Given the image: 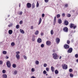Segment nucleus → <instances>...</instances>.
I'll return each mask as SVG.
<instances>
[{
    "label": "nucleus",
    "mask_w": 78,
    "mask_h": 78,
    "mask_svg": "<svg viewBox=\"0 0 78 78\" xmlns=\"http://www.w3.org/2000/svg\"><path fill=\"white\" fill-rule=\"evenodd\" d=\"M51 35H53V34H54V31H53V30H51Z\"/></svg>",
    "instance_id": "22"
},
{
    "label": "nucleus",
    "mask_w": 78,
    "mask_h": 78,
    "mask_svg": "<svg viewBox=\"0 0 78 78\" xmlns=\"http://www.w3.org/2000/svg\"><path fill=\"white\" fill-rule=\"evenodd\" d=\"M62 67L63 69H65V70H67L68 69V66L66 64H63L62 65Z\"/></svg>",
    "instance_id": "4"
},
{
    "label": "nucleus",
    "mask_w": 78,
    "mask_h": 78,
    "mask_svg": "<svg viewBox=\"0 0 78 78\" xmlns=\"http://www.w3.org/2000/svg\"><path fill=\"white\" fill-rule=\"evenodd\" d=\"M41 47L42 48H43V47H44V44H42L41 45Z\"/></svg>",
    "instance_id": "35"
},
{
    "label": "nucleus",
    "mask_w": 78,
    "mask_h": 78,
    "mask_svg": "<svg viewBox=\"0 0 78 78\" xmlns=\"http://www.w3.org/2000/svg\"><path fill=\"white\" fill-rule=\"evenodd\" d=\"M39 4L38 2H37V7H39Z\"/></svg>",
    "instance_id": "36"
},
{
    "label": "nucleus",
    "mask_w": 78,
    "mask_h": 78,
    "mask_svg": "<svg viewBox=\"0 0 78 78\" xmlns=\"http://www.w3.org/2000/svg\"><path fill=\"white\" fill-rule=\"evenodd\" d=\"M12 67L13 68H16V65L13 64H12Z\"/></svg>",
    "instance_id": "25"
},
{
    "label": "nucleus",
    "mask_w": 78,
    "mask_h": 78,
    "mask_svg": "<svg viewBox=\"0 0 78 78\" xmlns=\"http://www.w3.org/2000/svg\"><path fill=\"white\" fill-rule=\"evenodd\" d=\"M46 70L47 72H48L49 71V68H46Z\"/></svg>",
    "instance_id": "42"
},
{
    "label": "nucleus",
    "mask_w": 78,
    "mask_h": 78,
    "mask_svg": "<svg viewBox=\"0 0 78 78\" xmlns=\"http://www.w3.org/2000/svg\"><path fill=\"white\" fill-rule=\"evenodd\" d=\"M43 73L44 74H47V72L45 70H44L43 72Z\"/></svg>",
    "instance_id": "41"
},
{
    "label": "nucleus",
    "mask_w": 78,
    "mask_h": 78,
    "mask_svg": "<svg viewBox=\"0 0 78 78\" xmlns=\"http://www.w3.org/2000/svg\"><path fill=\"white\" fill-rule=\"evenodd\" d=\"M2 77L3 78H7V75L6 74H3Z\"/></svg>",
    "instance_id": "17"
},
{
    "label": "nucleus",
    "mask_w": 78,
    "mask_h": 78,
    "mask_svg": "<svg viewBox=\"0 0 78 78\" xmlns=\"http://www.w3.org/2000/svg\"><path fill=\"white\" fill-rule=\"evenodd\" d=\"M20 33L22 34H24V33H25V31H24L22 29H20Z\"/></svg>",
    "instance_id": "16"
},
{
    "label": "nucleus",
    "mask_w": 78,
    "mask_h": 78,
    "mask_svg": "<svg viewBox=\"0 0 78 78\" xmlns=\"http://www.w3.org/2000/svg\"><path fill=\"white\" fill-rule=\"evenodd\" d=\"M64 47L65 49H67L69 48V45L67 44H65L64 45Z\"/></svg>",
    "instance_id": "6"
},
{
    "label": "nucleus",
    "mask_w": 78,
    "mask_h": 78,
    "mask_svg": "<svg viewBox=\"0 0 78 78\" xmlns=\"http://www.w3.org/2000/svg\"><path fill=\"white\" fill-rule=\"evenodd\" d=\"M35 7V5L34 4V3H33L32 4V9H33V8H34Z\"/></svg>",
    "instance_id": "20"
},
{
    "label": "nucleus",
    "mask_w": 78,
    "mask_h": 78,
    "mask_svg": "<svg viewBox=\"0 0 78 78\" xmlns=\"http://www.w3.org/2000/svg\"><path fill=\"white\" fill-rule=\"evenodd\" d=\"M13 32L12 30H9L8 31V33L9 34H12Z\"/></svg>",
    "instance_id": "13"
},
{
    "label": "nucleus",
    "mask_w": 78,
    "mask_h": 78,
    "mask_svg": "<svg viewBox=\"0 0 78 78\" xmlns=\"http://www.w3.org/2000/svg\"><path fill=\"white\" fill-rule=\"evenodd\" d=\"M58 22L59 24H61L62 23V20L61 19H59L58 20Z\"/></svg>",
    "instance_id": "14"
},
{
    "label": "nucleus",
    "mask_w": 78,
    "mask_h": 78,
    "mask_svg": "<svg viewBox=\"0 0 78 78\" xmlns=\"http://www.w3.org/2000/svg\"><path fill=\"white\" fill-rule=\"evenodd\" d=\"M56 16H55L54 20V22H56Z\"/></svg>",
    "instance_id": "46"
},
{
    "label": "nucleus",
    "mask_w": 78,
    "mask_h": 78,
    "mask_svg": "<svg viewBox=\"0 0 78 78\" xmlns=\"http://www.w3.org/2000/svg\"><path fill=\"white\" fill-rule=\"evenodd\" d=\"M71 42H73V39H72V40H71Z\"/></svg>",
    "instance_id": "59"
},
{
    "label": "nucleus",
    "mask_w": 78,
    "mask_h": 78,
    "mask_svg": "<svg viewBox=\"0 0 78 78\" xmlns=\"http://www.w3.org/2000/svg\"><path fill=\"white\" fill-rule=\"evenodd\" d=\"M76 62H78V59H76Z\"/></svg>",
    "instance_id": "61"
},
{
    "label": "nucleus",
    "mask_w": 78,
    "mask_h": 78,
    "mask_svg": "<svg viewBox=\"0 0 78 78\" xmlns=\"http://www.w3.org/2000/svg\"><path fill=\"white\" fill-rule=\"evenodd\" d=\"M44 67H46V66H47V64L45 63L44 65Z\"/></svg>",
    "instance_id": "44"
},
{
    "label": "nucleus",
    "mask_w": 78,
    "mask_h": 78,
    "mask_svg": "<svg viewBox=\"0 0 78 78\" xmlns=\"http://www.w3.org/2000/svg\"><path fill=\"white\" fill-rule=\"evenodd\" d=\"M27 6L28 8H30L31 7V4L30 3H27Z\"/></svg>",
    "instance_id": "8"
},
{
    "label": "nucleus",
    "mask_w": 78,
    "mask_h": 78,
    "mask_svg": "<svg viewBox=\"0 0 78 78\" xmlns=\"http://www.w3.org/2000/svg\"><path fill=\"white\" fill-rule=\"evenodd\" d=\"M55 41L57 44H58V43H59V42H60V39L58 38H56L55 40Z\"/></svg>",
    "instance_id": "10"
},
{
    "label": "nucleus",
    "mask_w": 78,
    "mask_h": 78,
    "mask_svg": "<svg viewBox=\"0 0 78 78\" xmlns=\"http://www.w3.org/2000/svg\"><path fill=\"white\" fill-rule=\"evenodd\" d=\"M14 75H17V71L16 70H15L14 71Z\"/></svg>",
    "instance_id": "30"
},
{
    "label": "nucleus",
    "mask_w": 78,
    "mask_h": 78,
    "mask_svg": "<svg viewBox=\"0 0 78 78\" xmlns=\"http://www.w3.org/2000/svg\"><path fill=\"white\" fill-rule=\"evenodd\" d=\"M19 7H20V3H19Z\"/></svg>",
    "instance_id": "62"
},
{
    "label": "nucleus",
    "mask_w": 78,
    "mask_h": 78,
    "mask_svg": "<svg viewBox=\"0 0 78 78\" xmlns=\"http://www.w3.org/2000/svg\"><path fill=\"white\" fill-rule=\"evenodd\" d=\"M70 41L69 40H68L67 41V44H70Z\"/></svg>",
    "instance_id": "47"
},
{
    "label": "nucleus",
    "mask_w": 78,
    "mask_h": 78,
    "mask_svg": "<svg viewBox=\"0 0 78 78\" xmlns=\"http://www.w3.org/2000/svg\"><path fill=\"white\" fill-rule=\"evenodd\" d=\"M49 1V0H44V2H46V3H48Z\"/></svg>",
    "instance_id": "45"
},
{
    "label": "nucleus",
    "mask_w": 78,
    "mask_h": 78,
    "mask_svg": "<svg viewBox=\"0 0 78 78\" xmlns=\"http://www.w3.org/2000/svg\"><path fill=\"white\" fill-rule=\"evenodd\" d=\"M65 6L66 7V8H67V7H68V4H66L65 5Z\"/></svg>",
    "instance_id": "43"
},
{
    "label": "nucleus",
    "mask_w": 78,
    "mask_h": 78,
    "mask_svg": "<svg viewBox=\"0 0 78 78\" xmlns=\"http://www.w3.org/2000/svg\"><path fill=\"white\" fill-rule=\"evenodd\" d=\"M75 57L76 58H78V54H76L75 55Z\"/></svg>",
    "instance_id": "34"
},
{
    "label": "nucleus",
    "mask_w": 78,
    "mask_h": 78,
    "mask_svg": "<svg viewBox=\"0 0 78 78\" xmlns=\"http://www.w3.org/2000/svg\"><path fill=\"white\" fill-rule=\"evenodd\" d=\"M2 53H3V54H4V55H6V53H7L6 51H3Z\"/></svg>",
    "instance_id": "29"
},
{
    "label": "nucleus",
    "mask_w": 78,
    "mask_h": 78,
    "mask_svg": "<svg viewBox=\"0 0 78 78\" xmlns=\"http://www.w3.org/2000/svg\"><path fill=\"white\" fill-rule=\"evenodd\" d=\"M31 78H36V77L34 76H32Z\"/></svg>",
    "instance_id": "58"
},
{
    "label": "nucleus",
    "mask_w": 78,
    "mask_h": 78,
    "mask_svg": "<svg viewBox=\"0 0 78 78\" xmlns=\"http://www.w3.org/2000/svg\"><path fill=\"white\" fill-rule=\"evenodd\" d=\"M41 36H44V33H41Z\"/></svg>",
    "instance_id": "57"
},
{
    "label": "nucleus",
    "mask_w": 78,
    "mask_h": 78,
    "mask_svg": "<svg viewBox=\"0 0 78 78\" xmlns=\"http://www.w3.org/2000/svg\"><path fill=\"white\" fill-rule=\"evenodd\" d=\"M42 17H44V16H45V14H42Z\"/></svg>",
    "instance_id": "54"
},
{
    "label": "nucleus",
    "mask_w": 78,
    "mask_h": 78,
    "mask_svg": "<svg viewBox=\"0 0 78 78\" xmlns=\"http://www.w3.org/2000/svg\"><path fill=\"white\" fill-rule=\"evenodd\" d=\"M16 28H17V29H19V28H20V26H19V25H17L16 26Z\"/></svg>",
    "instance_id": "27"
},
{
    "label": "nucleus",
    "mask_w": 78,
    "mask_h": 78,
    "mask_svg": "<svg viewBox=\"0 0 78 78\" xmlns=\"http://www.w3.org/2000/svg\"><path fill=\"white\" fill-rule=\"evenodd\" d=\"M6 59H8L9 58V57L8 56H6L5 57Z\"/></svg>",
    "instance_id": "56"
},
{
    "label": "nucleus",
    "mask_w": 78,
    "mask_h": 78,
    "mask_svg": "<svg viewBox=\"0 0 78 78\" xmlns=\"http://www.w3.org/2000/svg\"><path fill=\"white\" fill-rule=\"evenodd\" d=\"M11 45L12 46H14L15 45V43L14 42H12L11 43Z\"/></svg>",
    "instance_id": "26"
},
{
    "label": "nucleus",
    "mask_w": 78,
    "mask_h": 78,
    "mask_svg": "<svg viewBox=\"0 0 78 78\" xmlns=\"http://www.w3.org/2000/svg\"><path fill=\"white\" fill-rule=\"evenodd\" d=\"M2 73H6V70H2Z\"/></svg>",
    "instance_id": "39"
},
{
    "label": "nucleus",
    "mask_w": 78,
    "mask_h": 78,
    "mask_svg": "<svg viewBox=\"0 0 78 78\" xmlns=\"http://www.w3.org/2000/svg\"><path fill=\"white\" fill-rule=\"evenodd\" d=\"M64 24L65 25H69V22L66 20H65L64 21Z\"/></svg>",
    "instance_id": "11"
},
{
    "label": "nucleus",
    "mask_w": 78,
    "mask_h": 78,
    "mask_svg": "<svg viewBox=\"0 0 78 78\" xmlns=\"http://www.w3.org/2000/svg\"><path fill=\"white\" fill-rule=\"evenodd\" d=\"M46 44L47 45L50 46L51 45V43L50 41H47L46 42Z\"/></svg>",
    "instance_id": "7"
},
{
    "label": "nucleus",
    "mask_w": 78,
    "mask_h": 78,
    "mask_svg": "<svg viewBox=\"0 0 78 78\" xmlns=\"http://www.w3.org/2000/svg\"><path fill=\"white\" fill-rule=\"evenodd\" d=\"M53 58L54 59H57L59 58V56H58L57 54L54 53L52 54Z\"/></svg>",
    "instance_id": "1"
},
{
    "label": "nucleus",
    "mask_w": 78,
    "mask_h": 78,
    "mask_svg": "<svg viewBox=\"0 0 78 78\" xmlns=\"http://www.w3.org/2000/svg\"><path fill=\"white\" fill-rule=\"evenodd\" d=\"M63 30L64 32H65V33H67V32H68V31H69V29L67 27H65L63 28Z\"/></svg>",
    "instance_id": "5"
},
{
    "label": "nucleus",
    "mask_w": 78,
    "mask_h": 78,
    "mask_svg": "<svg viewBox=\"0 0 78 78\" xmlns=\"http://www.w3.org/2000/svg\"><path fill=\"white\" fill-rule=\"evenodd\" d=\"M12 25H13L12 23H10V25H8V27H11L12 26Z\"/></svg>",
    "instance_id": "24"
},
{
    "label": "nucleus",
    "mask_w": 78,
    "mask_h": 78,
    "mask_svg": "<svg viewBox=\"0 0 78 78\" xmlns=\"http://www.w3.org/2000/svg\"><path fill=\"white\" fill-rule=\"evenodd\" d=\"M41 22H42V19L41 18H40L39 19V22L38 24V25H40L41 23Z\"/></svg>",
    "instance_id": "18"
},
{
    "label": "nucleus",
    "mask_w": 78,
    "mask_h": 78,
    "mask_svg": "<svg viewBox=\"0 0 78 78\" xmlns=\"http://www.w3.org/2000/svg\"><path fill=\"white\" fill-rule=\"evenodd\" d=\"M3 64V61H0V64L2 65Z\"/></svg>",
    "instance_id": "48"
},
{
    "label": "nucleus",
    "mask_w": 78,
    "mask_h": 78,
    "mask_svg": "<svg viewBox=\"0 0 78 78\" xmlns=\"http://www.w3.org/2000/svg\"><path fill=\"white\" fill-rule=\"evenodd\" d=\"M62 58V56H60L59 58V59H61V58Z\"/></svg>",
    "instance_id": "60"
},
{
    "label": "nucleus",
    "mask_w": 78,
    "mask_h": 78,
    "mask_svg": "<svg viewBox=\"0 0 78 78\" xmlns=\"http://www.w3.org/2000/svg\"><path fill=\"white\" fill-rule=\"evenodd\" d=\"M51 70L53 72H54V71H55V68L53 66H51Z\"/></svg>",
    "instance_id": "19"
},
{
    "label": "nucleus",
    "mask_w": 78,
    "mask_h": 78,
    "mask_svg": "<svg viewBox=\"0 0 78 78\" xmlns=\"http://www.w3.org/2000/svg\"><path fill=\"white\" fill-rule=\"evenodd\" d=\"M31 71L32 72H34V69L32 68L31 69Z\"/></svg>",
    "instance_id": "49"
},
{
    "label": "nucleus",
    "mask_w": 78,
    "mask_h": 78,
    "mask_svg": "<svg viewBox=\"0 0 78 78\" xmlns=\"http://www.w3.org/2000/svg\"><path fill=\"white\" fill-rule=\"evenodd\" d=\"M35 63L36 64L38 65L39 64V62L38 61H35Z\"/></svg>",
    "instance_id": "28"
},
{
    "label": "nucleus",
    "mask_w": 78,
    "mask_h": 78,
    "mask_svg": "<svg viewBox=\"0 0 78 78\" xmlns=\"http://www.w3.org/2000/svg\"><path fill=\"white\" fill-rule=\"evenodd\" d=\"M76 28V26H74L73 27V29H75Z\"/></svg>",
    "instance_id": "53"
},
{
    "label": "nucleus",
    "mask_w": 78,
    "mask_h": 78,
    "mask_svg": "<svg viewBox=\"0 0 78 78\" xmlns=\"http://www.w3.org/2000/svg\"><path fill=\"white\" fill-rule=\"evenodd\" d=\"M22 23H23V21H22V20H21L20 22V24L21 25V24H22Z\"/></svg>",
    "instance_id": "40"
},
{
    "label": "nucleus",
    "mask_w": 78,
    "mask_h": 78,
    "mask_svg": "<svg viewBox=\"0 0 78 78\" xmlns=\"http://www.w3.org/2000/svg\"><path fill=\"white\" fill-rule=\"evenodd\" d=\"M32 41H35V38L34 37L32 38Z\"/></svg>",
    "instance_id": "52"
},
{
    "label": "nucleus",
    "mask_w": 78,
    "mask_h": 78,
    "mask_svg": "<svg viewBox=\"0 0 78 78\" xmlns=\"http://www.w3.org/2000/svg\"><path fill=\"white\" fill-rule=\"evenodd\" d=\"M37 42L38 43H41V42H42V39L40 38H38L37 39Z\"/></svg>",
    "instance_id": "12"
},
{
    "label": "nucleus",
    "mask_w": 78,
    "mask_h": 78,
    "mask_svg": "<svg viewBox=\"0 0 78 78\" xmlns=\"http://www.w3.org/2000/svg\"><path fill=\"white\" fill-rule=\"evenodd\" d=\"M69 75L70 77H73V75L72 73H70Z\"/></svg>",
    "instance_id": "33"
},
{
    "label": "nucleus",
    "mask_w": 78,
    "mask_h": 78,
    "mask_svg": "<svg viewBox=\"0 0 78 78\" xmlns=\"http://www.w3.org/2000/svg\"><path fill=\"white\" fill-rule=\"evenodd\" d=\"M75 11V10H73V12H74Z\"/></svg>",
    "instance_id": "63"
},
{
    "label": "nucleus",
    "mask_w": 78,
    "mask_h": 78,
    "mask_svg": "<svg viewBox=\"0 0 78 78\" xmlns=\"http://www.w3.org/2000/svg\"><path fill=\"white\" fill-rule=\"evenodd\" d=\"M72 51H73V49L72 48H70L68 50L67 52L69 53H70L72 52Z\"/></svg>",
    "instance_id": "9"
},
{
    "label": "nucleus",
    "mask_w": 78,
    "mask_h": 78,
    "mask_svg": "<svg viewBox=\"0 0 78 78\" xmlns=\"http://www.w3.org/2000/svg\"><path fill=\"white\" fill-rule=\"evenodd\" d=\"M6 64L7 67H9H9H11V64L10 61H8L6 62Z\"/></svg>",
    "instance_id": "3"
},
{
    "label": "nucleus",
    "mask_w": 78,
    "mask_h": 78,
    "mask_svg": "<svg viewBox=\"0 0 78 78\" xmlns=\"http://www.w3.org/2000/svg\"><path fill=\"white\" fill-rule=\"evenodd\" d=\"M23 58H24V59H26V60H27V56H26L24 55Z\"/></svg>",
    "instance_id": "37"
},
{
    "label": "nucleus",
    "mask_w": 78,
    "mask_h": 78,
    "mask_svg": "<svg viewBox=\"0 0 78 78\" xmlns=\"http://www.w3.org/2000/svg\"><path fill=\"white\" fill-rule=\"evenodd\" d=\"M73 70L72 69H69V72H73Z\"/></svg>",
    "instance_id": "32"
},
{
    "label": "nucleus",
    "mask_w": 78,
    "mask_h": 78,
    "mask_svg": "<svg viewBox=\"0 0 78 78\" xmlns=\"http://www.w3.org/2000/svg\"><path fill=\"white\" fill-rule=\"evenodd\" d=\"M62 16L63 17H64V16H66V14H65V13H63L62 14Z\"/></svg>",
    "instance_id": "51"
},
{
    "label": "nucleus",
    "mask_w": 78,
    "mask_h": 78,
    "mask_svg": "<svg viewBox=\"0 0 78 78\" xmlns=\"http://www.w3.org/2000/svg\"><path fill=\"white\" fill-rule=\"evenodd\" d=\"M61 16V15L59 14H58L57 15V18H59V17H60Z\"/></svg>",
    "instance_id": "31"
},
{
    "label": "nucleus",
    "mask_w": 78,
    "mask_h": 78,
    "mask_svg": "<svg viewBox=\"0 0 78 78\" xmlns=\"http://www.w3.org/2000/svg\"><path fill=\"white\" fill-rule=\"evenodd\" d=\"M74 26H75V25H74V24L71 23L70 25H69V27L71 28H73Z\"/></svg>",
    "instance_id": "15"
},
{
    "label": "nucleus",
    "mask_w": 78,
    "mask_h": 78,
    "mask_svg": "<svg viewBox=\"0 0 78 78\" xmlns=\"http://www.w3.org/2000/svg\"><path fill=\"white\" fill-rule=\"evenodd\" d=\"M71 16V15L70 14H68L67 15V16L68 17H70Z\"/></svg>",
    "instance_id": "38"
},
{
    "label": "nucleus",
    "mask_w": 78,
    "mask_h": 78,
    "mask_svg": "<svg viewBox=\"0 0 78 78\" xmlns=\"http://www.w3.org/2000/svg\"><path fill=\"white\" fill-rule=\"evenodd\" d=\"M16 56L17 60H19L20 59V55L19 54H20V52L17 51L16 52Z\"/></svg>",
    "instance_id": "2"
},
{
    "label": "nucleus",
    "mask_w": 78,
    "mask_h": 78,
    "mask_svg": "<svg viewBox=\"0 0 78 78\" xmlns=\"http://www.w3.org/2000/svg\"><path fill=\"white\" fill-rule=\"evenodd\" d=\"M9 16H10V15H9L8 16V17H9Z\"/></svg>",
    "instance_id": "64"
},
{
    "label": "nucleus",
    "mask_w": 78,
    "mask_h": 78,
    "mask_svg": "<svg viewBox=\"0 0 78 78\" xmlns=\"http://www.w3.org/2000/svg\"><path fill=\"white\" fill-rule=\"evenodd\" d=\"M55 74H58L59 73V71L57 70H55Z\"/></svg>",
    "instance_id": "21"
},
{
    "label": "nucleus",
    "mask_w": 78,
    "mask_h": 78,
    "mask_svg": "<svg viewBox=\"0 0 78 78\" xmlns=\"http://www.w3.org/2000/svg\"><path fill=\"white\" fill-rule=\"evenodd\" d=\"M23 14V12H20L19 13L20 15H22Z\"/></svg>",
    "instance_id": "50"
},
{
    "label": "nucleus",
    "mask_w": 78,
    "mask_h": 78,
    "mask_svg": "<svg viewBox=\"0 0 78 78\" xmlns=\"http://www.w3.org/2000/svg\"><path fill=\"white\" fill-rule=\"evenodd\" d=\"M34 28H33V26H32L31 27H30V29H31V30H33L34 29Z\"/></svg>",
    "instance_id": "55"
},
{
    "label": "nucleus",
    "mask_w": 78,
    "mask_h": 78,
    "mask_svg": "<svg viewBox=\"0 0 78 78\" xmlns=\"http://www.w3.org/2000/svg\"><path fill=\"white\" fill-rule=\"evenodd\" d=\"M39 34V31H38V30H37L35 32V35H37V34Z\"/></svg>",
    "instance_id": "23"
}]
</instances>
